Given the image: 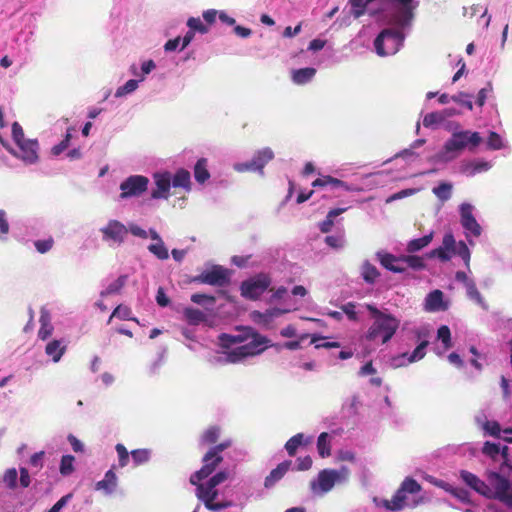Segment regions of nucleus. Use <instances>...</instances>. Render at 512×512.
<instances>
[{
  "label": "nucleus",
  "instance_id": "obj_26",
  "mask_svg": "<svg viewBox=\"0 0 512 512\" xmlns=\"http://www.w3.org/2000/svg\"><path fill=\"white\" fill-rule=\"evenodd\" d=\"M425 310L428 312L446 311L449 307L448 302L444 300V294L441 290H433L425 298Z\"/></svg>",
  "mask_w": 512,
  "mask_h": 512
},
{
  "label": "nucleus",
  "instance_id": "obj_48",
  "mask_svg": "<svg viewBox=\"0 0 512 512\" xmlns=\"http://www.w3.org/2000/svg\"><path fill=\"white\" fill-rule=\"evenodd\" d=\"M452 184L448 182H443L437 187L433 188V193L436 195V197L441 201H447L452 196Z\"/></svg>",
  "mask_w": 512,
  "mask_h": 512
},
{
  "label": "nucleus",
  "instance_id": "obj_27",
  "mask_svg": "<svg viewBox=\"0 0 512 512\" xmlns=\"http://www.w3.org/2000/svg\"><path fill=\"white\" fill-rule=\"evenodd\" d=\"M171 187L177 189L181 188L185 192L192 190V181L190 172L186 169L180 168L174 174L170 173Z\"/></svg>",
  "mask_w": 512,
  "mask_h": 512
},
{
  "label": "nucleus",
  "instance_id": "obj_44",
  "mask_svg": "<svg viewBox=\"0 0 512 512\" xmlns=\"http://www.w3.org/2000/svg\"><path fill=\"white\" fill-rule=\"evenodd\" d=\"M467 296L470 300L476 302L478 305H480L483 309H487V304L484 301L482 295L478 291L475 282L472 280L471 282H468L465 286Z\"/></svg>",
  "mask_w": 512,
  "mask_h": 512
},
{
  "label": "nucleus",
  "instance_id": "obj_4",
  "mask_svg": "<svg viewBox=\"0 0 512 512\" xmlns=\"http://www.w3.org/2000/svg\"><path fill=\"white\" fill-rule=\"evenodd\" d=\"M445 130L451 136L444 142L442 148L432 157L437 164H447L457 159L465 150L474 152L481 144L480 133L461 128L458 122H448Z\"/></svg>",
  "mask_w": 512,
  "mask_h": 512
},
{
  "label": "nucleus",
  "instance_id": "obj_18",
  "mask_svg": "<svg viewBox=\"0 0 512 512\" xmlns=\"http://www.w3.org/2000/svg\"><path fill=\"white\" fill-rule=\"evenodd\" d=\"M428 345L427 340L421 341V343L413 350V352H404L399 355L392 357L391 366L394 368L404 367L411 363L420 361L426 355V347Z\"/></svg>",
  "mask_w": 512,
  "mask_h": 512
},
{
  "label": "nucleus",
  "instance_id": "obj_22",
  "mask_svg": "<svg viewBox=\"0 0 512 512\" xmlns=\"http://www.w3.org/2000/svg\"><path fill=\"white\" fill-rule=\"evenodd\" d=\"M312 186L315 188L321 187L325 191L329 192H333L337 189H343L344 191L351 192L360 191L358 187L348 185L346 182L334 178L332 176H322L320 178H317L315 181L312 182Z\"/></svg>",
  "mask_w": 512,
  "mask_h": 512
},
{
  "label": "nucleus",
  "instance_id": "obj_34",
  "mask_svg": "<svg viewBox=\"0 0 512 512\" xmlns=\"http://www.w3.org/2000/svg\"><path fill=\"white\" fill-rule=\"evenodd\" d=\"M360 275L365 283L373 285L379 278L380 273L376 266H374L368 260H365L360 266Z\"/></svg>",
  "mask_w": 512,
  "mask_h": 512
},
{
  "label": "nucleus",
  "instance_id": "obj_5",
  "mask_svg": "<svg viewBox=\"0 0 512 512\" xmlns=\"http://www.w3.org/2000/svg\"><path fill=\"white\" fill-rule=\"evenodd\" d=\"M365 307L370 313V323L363 339L374 346L388 344L400 327V319L388 309H379L372 304H367Z\"/></svg>",
  "mask_w": 512,
  "mask_h": 512
},
{
  "label": "nucleus",
  "instance_id": "obj_6",
  "mask_svg": "<svg viewBox=\"0 0 512 512\" xmlns=\"http://www.w3.org/2000/svg\"><path fill=\"white\" fill-rule=\"evenodd\" d=\"M461 481L475 492L487 498H496L503 503L512 505V492L506 477L495 471H488L486 481L481 480L475 474L461 470Z\"/></svg>",
  "mask_w": 512,
  "mask_h": 512
},
{
  "label": "nucleus",
  "instance_id": "obj_25",
  "mask_svg": "<svg viewBox=\"0 0 512 512\" xmlns=\"http://www.w3.org/2000/svg\"><path fill=\"white\" fill-rule=\"evenodd\" d=\"M376 258L384 268L391 272L402 273L406 270V267L403 265V261L401 260V256L397 257L381 250L376 253Z\"/></svg>",
  "mask_w": 512,
  "mask_h": 512
},
{
  "label": "nucleus",
  "instance_id": "obj_3",
  "mask_svg": "<svg viewBox=\"0 0 512 512\" xmlns=\"http://www.w3.org/2000/svg\"><path fill=\"white\" fill-rule=\"evenodd\" d=\"M251 339L243 343L241 335L233 336L221 334L219 336V345L222 352L212 356L209 361L212 364L238 363L247 357L262 353L268 346L269 340L260 334L252 333Z\"/></svg>",
  "mask_w": 512,
  "mask_h": 512
},
{
  "label": "nucleus",
  "instance_id": "obj_28",
  "mask_svg": "<svg viewBox=\"0 0 512 512\" xmlns=\"http://www.w3.org/2000/svg\"><path fill=\"white\" fill-rule=\"evenodd\" d=\"M40 328L38 330V338L46 341L49 339L54 331V325L52 323V316L46 308H42L40 311Z\"/></svg>",
  "mask_w": 512,
  "mask_h": 512
},
{
  "label": "nucleus",
  "instance_id": "obj_23",
  "mask_svg": "<svg viewBox=\"0 0 512 512\" xmlns=\"http://www.w3.org/2000/svg\"><path fill=\"white\" fill-rule=\"evenodd\" d=\"M149 238L153 241L147 246L148 251L159 260H167L169 251L160 234L153 228L149 229Z\"/></svg>",
  "mask_w": 512,
  "mask_h": 512
},
{
  "label": "nucleus",
  "instance_id": "obj_12",
  "mask_svg": "<svg viewBox=\"0 0 512 512\" xmlns=\"http://www.w3.org/2000/svg\"><path fill=\"white\" fill-rule=\"evenodd\" d=\"M99 232L101 233L102 241L109 247L121 246L125 243L128 236L127 225L117 219H110L103 225Z\"/></svg>",
  "mask_w": 512,
  "mask_h": 512
},
{
  "label": "nucleus",
  "instance_id": "obj_59",
  "mask_svg": "<svg viewBox=\"0 0 512 512\" xmlns=\"http://www.w3.org/2000/svg\"><path fill=\"white\" fill-rule=\"evenodd\" d=\"M220 431L217 427L208 428L201 436V442L204 444H212L219 438Z\"/></svg>",
  "mask_w": 512,
  "mask_h": 512
},
{
  "label": "nucleus",
  "instance_id": "obj_33",
  "mask_svg": "<svg viewBox=\"0 0 512 512\" xmlns=\"http://www.w3.org/2000/svg\"><path fill=\"white\" fill-rule=\"evenodd\" d=\"M182 313L183 320L192 326H197L207 320L206 313L193 307H185Z\"/></svg>",
  "mask_w": 512,
  "mask_h": 512
},
{
  "label": "nucleus",
  "instance_id": "obj_62",
  "mask_svg": "<svg viewBox=\"0 0 512 512\" xmlns=\"http://www.w3.org/2000/svg\"><path fill=\"white\" fill-rule=\"evenodd\" d=\"M491 92H492V85H491V83H487V85L485 87H483L482 89L479 90L477 97H476V105H478L479 107H482L485 104V102Z\"/></svg>",
  "mask_w": 512,
  "mask_h": 512
},
{
  "label": "nucleus",
  "instance_id": "obj_24",
  "mask_svg": "<svg viewBox=\"0 0 512 512\" xmlns=\"http://www.w3.org/2000/svg\"><path fill=\"white\" fill-rule=\"evenodd\" d=\"M118 488V477L114 472V467L106 471L102 480L95 483L94 489L100 491L105 496H111Z\"/></svg>",
  "mask_w": 512,
  "mask_h": 512
},
{
  "label": "nucleus",
  "instance_id": "obj_20",
  "mask_svg": "<svg viewBox=\"0 0 512 512\" xmlns=\"http://www.w3.org/2000/svg\"><path fill=\"white\" fill-rule=\"evenodd\" d=\"M491 168V162L480 159H473L461 161L458 170L459 173L465 175L466 177H474L477 174L489 171Z\"/></svg>",
  "mask_w": 512,
  "mask_h": 512
},
{
  "label": "nucleus",
  "instance_id": "obj_61",
  "mask_svg": "<svg viewBox=\"0 0 512 512\" xmlns=\"http://www.w3.org/2000/svg\"><path fill=\"white\" fill-rule=\"evenodd\" d=\"M130 315H131V310H130V308H129V307H127V306H123V305H119V306H117V307L114 309V311H113L112 315H111V316H110V318H109V322L111 321V319H112L113 317L119 318V319H121V320H129V319H132V318L130 317Z\"/></svg>",
  "mask_w": 512,
  "mask_h": 512
},
{
  "label": "nucleus",
  "instance_id": "obj_17",
  "mask_svg": "<svg viewBox=\"0 0 512 512\" xmlns=\"http://www.w3.org/2000/svg\"><path fill=\"white\" fill-rule=\"evenodd\" d=\"M153 187L150 192L151 200H167L171 195L170 172H156L153 174Z\"/></svg>",
  "mask_w": 512,
  "mask_h": 512
},
{
  "label": "nucleus",
  "instance_id": "obj_1",
  "mask_svg": "<svg viewBox=\"0 0 512 512\" xmlns=\"http://www.w3.org/2000/svg\"><path fill=\"white\" fill-rule=\"evenodd\" d=\"M419 0H370L366 14L376 16L391 27L383 29L374 40L375 52L380 57L396 54L403 46L413 26Z\"/></svg>",
  "mask_w": 512,
  "mask_h": 512
},
{
  "label": "nucleus",
  "instance_id": "obj_56",
  "mask_svg": "<svg viewBox=\"0 0 512 512\" xmlns=\"http://www.w3.org/2000/svg\"><path fill=\"white\" fill-rule=\"evenodd\" d=\"M187 26L195 33L206 34L209 32V27L205 25L200 18L190 17L187 20Z\"/></svg>",
  "mask_w": 512,
  "mask_h": 512
},
{
  "label": "nucleus",
  "instance_id": "obj_21",
  "mask_svg": "<svg viewBox=\"0 0 512 512\" xmlns=\"http://www.w3.org/2000/svg\"><path fill=\"white\" fill-rule=\"evenodd\" d=\"M195 281L209 285L222 286L228 281L227 270L221 266H214L195 278Z\"/></svg>",
  "mask_w": 512,
  "mask_h": 512
},
{
  "label": "nucleus",
  "instance_id": "obj_15",
  "mask_svg": "<svg viewBox=\"0 0 512 512\" xmlns=\"http://www.w3.org/2000/svg\"><path fill=\"white\" fill-rule=\"evenodd\" d=\"M17 149L7 147V149L17 158L21 159L26 165L37 163L39 156V144L36 139L22 140L15 143Z\"/></svg>",
  "mask_w": 512,
  "mask_h": 512
},
{
  "label": "nucleus",
  "instance_id": "obj_35",
  "mask_svg": "<svg viewBox=\"0 0 512 512\" xmlns=\"http://www.w3.org/2000/svg\"><path fill=\"white\" fill-rule=\"evenodd\" d=\"M449 121H446L441 111H435L426 114L423 117V126L426 128H430L433 130L438 129L439 127H443L445 129V125H447Z\"/></svg>",
  "mask_w": 512,
  "mask_h": 512
},
{
  "label": "nucleus",
  "instance_id": "obj_14",
  "mask_svg": "<svg viewBox=\"0 0 512 512\" xmlns=\"http://www.w3.org/2000/svg\"><path fill=\"white\" fill-rule=\"evenodd\" d=\"M271 279L266 274H258L241 284V294L243 297L255 300L259 298L269 287Z\"/></svg>",
  "mask_w": 512,
  "mask_h": 512
},
{
  "label": "nucleus",
  "instance_id": "obj_40",
  "mask_svg": "<svg viewBox=\"0 0 512 512\" xmlns=\"http://www.w3.org/2000/svg\"><path fill=\"white\" fill-rule=\"evenodd\" d=\"M311 441V438H307L305 440V436L304 434L302 433H298L296 435H294L293 437H291L285 444V449L287 451V453L290 455V456H294L297 449L302 446V445H305L307 443H309Z\"/></svg>",
  "mask_w": 512,
  "mask_h": 512
},
{
  "label": "nucleus",
  "instance_id": "obj_41",
  "mask_svg": "<svg viewBox=\"0 0 512 512\" xmlns=\"http://www.w3.org/2000/svg\"><path fill=\"white\" fill-rule=\"evenodd\" d=\"M130 455L134 466H140L150 461L152 451L146 448L135 449L131 451Z\"/></svg>",
  "mask_w": 512,
  "mask_h": 512
},
{
  "label": "nucleus",
  "instance_id": "obj_11",
  "mask_svg": "<svg viewBox=\"0 0 512 512\" xmlns=\"http://www.w3.org/2000/svg\"><path fill=\"white\" fill-rule=\"evenodd\" d=\"M481 450L486 457L499 463L501 473L512 470V446L504 445L501 442L486 441Z\"/></svg>",
  "mask_w": 512,
  "mask_h": 512
},
{
  "label": "nucleus",
  "instance_id": "obj_7",
  "mask_svg": "<svg viewBox=\"0 0 512 512\" xmlns=\"http://www.w3.org/2000/svg\"><path fill=\"white\" fill-rule=\"evenodd\" d=\"M454 255H458L464 261L469 270L471 253L468 245L464 241L456 242L451 232L443 236L442 244L426 254V258H437L441 262L449 261Z\"/></svg>",
  "mask_w": 512,
  "mask_h": 512
},
{
  "label": "nucleus",
  "instance_id": "obj_53",
  "mask_svg": "<svg viewBox=\"0 0 512 512\" xmlns=\"http://www.w3.org/2000/svg\"><path fill=\"white\" fill-rule=\"evenodd\" d=\"M74 461L75 458L72 455L62 456L59 468L61 475L68 476L72 474L74 471Z\"/></svg>",
  "mask_w": 512,
  "mask_h": 512
},
{
  "label": "nucleus",
  "instance_id": "obj_57",
  "mask_svg": "<svg viewBox=\"0 0 512 512\" xmlns=\"http://www.w3.org/2000/svg\"><path fill=\"white\" fill-rule=\"evenodd\" d=\"M115 450L118 455V467H126L129 463L130 453L127 451L126 447L121 443L116 444Z\"/></svg>",
  "mask_w": 512,
  "mask_h": 512
},
{
  "label": "nucleus",
  "instance_id": "obj_31",
  "mask_svg": "<svg viewBox=\"0 0 512 512\" xmlns=\"http://www.w3.org/2000/svg\"><path fill=\"white\" fill-rule=\"evenodd\" d=\"M484 430H485L486 434L493 436V437H497L498 438L497 442H500V440H503L507 443H512V437H511L512 429H507V430L502 431L497 422L487 421L484 424Z\"/></svg>",
  "mask_w": 512,
  "mask_h": 512
},
{
  "label": "nucleus",
  "instance_id": "obj_58",
  "mask_svg": "<svg viewBox=\"0 0 512 512\" xmlns=\"http://www.w3.org/2000/svg\"><path fill=\"white\" fill-rule=\"evenodd\" d=\"M360 307L362 306L349 302L342 306V313H345L350 320L357 321L359 319Z\"/></svg>",
  "mask_w": 512,
  "mask_h": 512
},
{
  "label": "nucleus",
  "instance_id": "obj_37",
  "mask_svg": "<svg viewBox=\"0 0 512 512\" xmlns=\"http://www.w3.org/2000/svg\"><path fill=\"white\" fill-rule=\"evenodd\" d=\"M433 232H430L429 234L421 237L412 239L407 243L406 251L410 254L418 252L422 250L423 248L427 247L431 241L433 240Z\"/></svg>",
  "mask_w": 512,
  "mask_h": 512
},
{
  "label": "nucleus",
  "instance_id": "obj_2",
  "mask_svg": "<svg viewBox=\"0 0 512 512\" xmlns=\"http://www.w3.org/2000/svg\"><path fill=\"white\" fill-rule=\"evenodd\" d=\"M231 445L230 441H224L219 445L212 447L203 457V467L190 476V483L196 486V496L202 501L205 507L212 511H219L224 508L223 504L214 503L218 496L217 486L224 483L230 473L228 470H221L208 478L222 461L220 453Z\"/></svg>",
  "mask_w": 512,
  "mask_h": 512
},
{
  "label": "nucleus",
  "instance_id": "obj_47",
  "mask_svg": "<svg viewBox=\"0 0 512 512\" xmlns=\"http://www.w3.org/2000/svg\"><path fill=\"white\" fill-rule=\"evenodd\" d=\"M401 260L403 261V265L412 268L413 270H423L426 267L424 257L416 256V255H403L401 256Z\"/></svg>",
  "mask_w": 512,
  "mask_h": 512
},
{
  "label": "nucleus",
  "instance_id": "obj_55",
  "mask_svg": "<svg viewBox=\"0 0 512 512\" xmlns=\"http://www.w3.org/2000/svg\"><path fill=\"white\" fill-rule=\"evenodd\" d=\"M325 243L334 249H341L345 246L344 233H338L335 235H329L325 237Z\"/></svg>",
  "mask_w": 512,
  "mask_h": 512
},
{
  "label": "nucleus",
  "instance_id": "obj_60",
  "mask_svg": "<svg viewBox=\"0 0 512 512\" xmlns=\"http://www.w3.org/2000/svg\"><path fill=\"white\" fill-rule=\"evenodd\" d=\"M128 234H132L135 237L141 238V239H147L149 237V230H145L144 228L140 227L135 222H129L127 225Z\"/></svg>",
  "mask_w": 512,
  "mask_h": 512
},
{
  "label": "nucleus",
  "instance_id": "obj_45",
  "mask_svg": "<svg viewBox=\"0 0 512 512\" xmlns=\"http://www.w3.org/2000/svg\"><path fill=\"white\" fill-rule=\"evenodd\" d=\"M127 281L126 275L119 276L116 280L111 282L104 290L101 291L100 296L105 297L111 294L118 293Z\"/></svg>",
  "mask_w": 512,
  "mask_h": 512
},
{
  "label": "nucleus",
  "instance_id": "obj_50",
  "mask_svg": "<svg viewBox=\"0 0 512 512\" xmlns=\"http://www.w3.org/2000/svg\"><path fill=\"white\" fill-rule=\"evenodd\" d=\"M437 339L442 343L443 350H448L451 346V332L448 326L442 325L438 328Z\"/></svg>",
  "mask_w": 512,
  "mask_h": 512
},
{
  "label": "nucleus",
  "instance_id": "obj_52",
  "mask_svg": "<svg viewBox=\"0 0 512 512\" xmlns=\"http://www.w3.org/2000/svg\"><path fill=\"white\" fill-rule=\"evenodd\" d=\"M472 98H473L472 94H469L466 92H459V93L451 96V100L453 102L467 108L468 110L473 109Z\"/></svg>",
  "mask_w": 512,
  "mask_h": 512
},
{
  "label": "nucleus",
  "instance_id": "obj_63",
  "mask_svg": "<svg viewBox=\"0 0 512 512\" xmlns=\"http://www.w3.org/2000/svg\"><path fill=\"white\" fill-rule=\"evenodd\" d=\"M325 338L313 336L311 339V343L315 344L316 348H338L340 347L339 342H330V341H324Z\"/></svg>",
  "mask_w": 512,
  "mask_h": 512
},
{
  "label": "nucleus",
  "instance_id": "obj_64",
  "mask_svg": "<svg viewBox=\"0 0 512 512\" xmlns=\"http://www.w3.org/2000/svg\"><path fill=\"white\" fill-rule=\"evenodd\" d=\"M72 499V494H66L61 497L47 512H60Z\"/></svg>",
  "mask_w": 512,
  "mask_h": 512
},
{
  "label": "nucleus",
  "instance_id": "obj_30",
  "mask_svg": "<svg viewBox=\"0 0 512 512\" xmlns=\"http://www.w3.org/2000/svg\"><path fill=\"white\" fill-rule=\"evenodd\" d=\"M67 345L63 339H53L45 346V353L54 363L61 360L66 351Z\"/></svg>",
  "mask_w": 512,
  "mask_h": 512
},
{
  "label": "nucleus",
  "instance_id": "obj_39",
  "mask_svg": "<svg viewBox=\"0 0 512 512\" xmlns=\"http://www.w3.org/2000/svg\"><path fill=\"white\" fill-rule=\"evenodd\" d=\"M144 81V77H141L139 79H130L128 80L124 85L119 86L115 91V97L116 98H122L127 95H130L134 93L138 87L139 83Z\"/></svg>",
  "mask_w": 512,
  "mask_h": 512
},
{
  "label": "nucleus",
  "instance_id": "obj_9",
  "mask_svg": "<svg viewBox=\"0 0 512 512\" xmlns=\"http://www.w3.org/2000/svg\"><path fill=\"white\" fill-rule=\"evenodd\" d=\"M421 489V485L416 480L410 477L405 478L392 497L394 510L400 511L420 505L423 501V498L419 496Z\"/></svg>",
  "mask_w": 512,
  "mask_h": 512
},
{
  "label": "nucleus",
  "instance_id": "obj_32",
  "mask_svg": "<svg viewBox=\"0 0 512 512\" xmlns=\"http://www.w3.org/2000/svg\"><path fill=\"white\" fill-rule=\"evenodd\" d=\"M292 462L289 460L283 461L270 474L265 478V487H272L277 481H279L289 470Z\"/></svg>",
  "mask_w": 512,
  "mask_h": 512
},
{
  "label": "nucleus",
  "instance_id": "obj_42",
  "mask_svg": "<svg viewBox=\"0 0 512 512\" xmlns=\"http://www.w3.org/2000/svg\"><path fill=\"white\" fill-rule=\"evenodd\" d=\"M346 210L347 208H336L330 210L326 216V219L319 224V229L323 233L329 232L334 224V219L340 214L344 213Z\"/></svg>",
  "mask_w": 512,
  "mask_h": 512
},
{
  "label": "nucleus",
  "instance_id": "obj_38",
  "mask_svg": "<svg viewBox=\"0 0 512 512\" xmlns=\"http://www.w3.org/2000/svg\"><path fill=\"white\" fill-rule=\"evenodd\" d=\"M207 167L208 161L205 158H200L194 166V177L200 184L205 183L210 178V173Z\"/></svg>",
  "mask_w": 512,
  "mask_h": 512
},
{
  "label": "nucleus",
  "instance_id": "obj_46",
  "mask_svg": "<svg viewBox=\"0 0 512 512\" xmlns=\"http://www.w3.org/2000/svg\"><path fill=\"white\" fill-rule=\"evenodd\" d=\"M317 450L319 455L323 458L330 455V435L327 432H323L319 435L317 440Z\"/></svg>",
  "mask_w": 512,
  "mask_h": 512
},
{
  "label": "nucleus",
  "instance_id": "obj_43",
  "mask_svg": "<svg viewBox=\"0 0 512 512\" xmlns=\"http://www.w3.org/2000/svg\"><path fill=\"white\" fill-rule=\"evenodd\" d=\"M191 301L197 305L203 306L207 311L213 310L215 297L208 294L195 293L191 296Z\"/></svg>",
  "mask_w": 512,
  "mask_h": 512
},
{
  "label": "nucleus",
  "instance_id": "obj_19",
  "mask_svg": "<svg viewBox=\"0 0 512 512\" xmlns=\"http://www.w3.org/2000/svg\"><path fill=\"white\" fill-rule=\"evenodd\" d=\"M293 309H296L295 304H291V305H289L288 308H284V309L273 307V308H269V309L265 310L264 312L254 311V312H252L251 317L255 323L262 325L265 328H270L273 321L276 318L280 317L281 315H283Z\"/></svg>",
  "mask_w": 512,
  "mask_h": 512
},
{
  "label": "nucleus",
  "instance_id": "obj_54",
  "mask_svg": "<svg viewBox=\"0 0 512 512\" xmlns=\"http://www.w3.org/2000/svg\"><path fill=\"white\" fill-rule=\"evenodd\" d=\"M444 490L451 493L454 497L459 499L463 503H469L470 502V494L467 490L462 488H457L452 485H446L444 487Z\"/></svg>",
  "mask_w": 512,
  "mask_h": 512
},
{
  "label": "nucleus",
  "instance_id": "obj_36",
  "mask_svg": "<svg viewBox=\"0 0 512 512\" xmlns=\"http://www.w3.org/2000/svg\"><path fill=\"white\" fill-rule=\"evenodd\" d=\"M316 69L312 67L301 68L292 71V81L297 85L309 83L315 76Z\"/></svg>",
  "mask_w": 512,
  "mask_h": 512
},
{
  "label": "nucleus",
  "instance_id": "obj_29",
  "mask_svg": "<svg viewBox=\"0 0 512 512\" xmlns=\"http://www.w3.org/2000/svg\"><path fill=\"white\" fill-rule=\"evenodd\" d=\"M32 38V30H22L14 39L15 43L19 46V49L16 54H14V57L21 61V65L24 63L25 54L28 52V45L32 41Z\"/></svg>",
  "mask_w": 512,
  "mask_h": 512
},
{
  "label": "nucleus",
  "instance_id": "obj_16",
  "mask_svg": "<svg viewBox=\"0 0 512 512\" xmlns=\"http://www.w3.org/2000/svg\"><path fill=\"white\" fill-rule=\"evenodd\" d=\"M274 158L271 148L265 147L258 150L250 161L236 163L234 169L238 172L254 171L263 175L264 166Z\"/></svg>",
  "mask_w": 512,
  "mask_h": 512
},
{
  "label": "nucleus",
  "instance_id": "obj_49",
  "mask_svg": "<svg viewBox=\"0 0 512 512\" xmlns=\"http://www.w3.org/2000/svg\"><path fill=\"white\" fill-rule=\"evenodd\" d=\"M18 472L15 468L7 469L0 478V484H4L9 489H14L17 485Z\"/></svg>",
  "mask_w": 512,
  "mask_h": 512
},
{
  "label": "nucleus",
  "instance_id": "obj_51",
  "mask_svg": "<svg viewBox=\"0 0 512 512\" xmlns=\"http://www.w3.org/2000/svg\"><path fill=\"white\" fill-rule=\"evenodd\" d=\"M506 147L503 138L496 132L491 131L487 138V148L490 150H500Z\"/></svg>",
  "mask_w": 512,
  "mask_h": 512
},
{
  "label": "nucleus",
  "instance_id": "obj_13",
  "mask_svg": "<svg viewBox=\"0 0 512 512\" xmlns=\"http://www.w3.org/2000/svg\"><path fill=\"white\" fill-rule=\"evenodd\" d=\"M149 186V179L143 175H131L120 183L119 200L138 198L145 193Z\"/></svg>",
  "mask_w": 512,
  "mask_h": 512
},
{
  "label": "nucleus",
  "instance_id": "obj_10",
  "mask_svg": "<svg viewBox=\"0 0 512 512\" xmlns=\"http://www.w3.org/2000/svg\"><path fill=\"white\" fill-rule=\"evenodd\" d=\"M459 221L463 228L464 236L469 245H475V238L482 235L483 228L476 219L477 209L469 202H463L458 207Z\"/></svg>",
  "mask_w": 512,
  "mask_h": 512
},
{
  "label": "nucleus",
  "instance_id": "obj_8",
  "mask_svg": "<svg viewBox=\"0 0 512 512\" xmlns=\"http://www.w3.org/2000/svg\"><path fill=\"white\" fill-rule=\"evenodd\" d=\"M350 476L346 466L339 469H323L317 477L310 482V489L314 495L323 496L330 492L335 485L345 484Z\"/></svg>",
  "mask_w": 512,
  "mask_h": 512
}]
</instances>
